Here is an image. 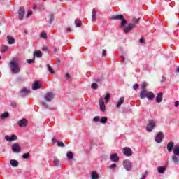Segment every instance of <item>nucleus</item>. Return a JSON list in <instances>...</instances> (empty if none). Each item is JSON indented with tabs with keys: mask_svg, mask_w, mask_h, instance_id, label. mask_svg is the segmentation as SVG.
Instances as JSON below:
<instances>
[{
	"mask_svg": "<svg viewBox=\"0 0 179 179\" xmlns=\"http://www.w3.org/2000/svg\"><path fill=\"white\" fill-rule=\"evenodd\" d=\"M29 93H30V91H29L26 88H22L21 90V96L22 97H24V96H27V94H29Z\"/></svg>",
	"mask_w": 179,
	"mask_h": 179,
	"instance_id": "19",
	"label": "nucleus"
},
{
	"mask_svg": "<svg viewBox=\"0 0 179 179\" xmlns=\"http://www.w3.org/2000/svg\"><path fill=\"white\" fill-rule=\"evenodd\" d=\"M9 117V113L8 112H6L1 115V119L5 120V118H8Z\"/></svg>",
	"mask_w": 179,
	"mask_h": 179,
	"instance_id": "36",
	"label": "nucleus"
},
{
	"mask_svg": "<svg viewBox=\"0 0 179 179\" xmlns=\"http://www.w3.org/2000/svg\"><path fill=\"white\" fill-rule=\"evenodd\" d=\"M41 106H43L45 108H48V105L45 104V102H41Z\"/></svg>",
	"mask_w": 179,
	"mask_h": 179,
	"instance_id": "51",
	"label": "nucleus"
},
{
	"mask_svg": "<svg viewBox=\"0 0 179 179\" xmlns=\"http://www.w3.org/2000/svg\"><path fill=\"white\" fill-rule=\"evenodd\" d=\"M92 21L94 22L96 20V9L93 8L92 10Z\"/></svg>",
	"mask_w": 179,
	"mask_h": 179,
	"instance_id": "26",
	"label": "nucleus"
},
{
	"mask_svg": "<svg viewBox=\"0 0 179 179\" xmlns=\"http://www.w3.org/2000/svg\"><path fill=\"white\" fill-rule=\"evenodd\" d=\"M177 72H178V73H179V67L177 69Z\"/></svg>",
	"mask_w": 179,
	"mask_h": 179,
	"instance_id": "62",
	"label": "nucleus"
},
{
	"mask_svg": "<svg viewBox=\"0 0 179 179\" xmlns=\"http://www.w3.org/2000/svg\"><path fill=\"white\" fill-rule=\"evenodd\" d=\"M178 106H179V101H176L175 102V107H178Z\"/></svg>",
	"mask_w": 179,
	"mask_h": 179,
	"instance_id": "58",
	"label": "nucleus"
},
{
	"mask_svg": "<svg viewBox=\"0 0 179 179\" xmlns=\"http://www.w3.org/2000/svg\"><path fill=\"white\" fill-rule=\"evenodd\" d=\"M164 171H166V167H164V166H159L158 167V173H159V174L164 173Z\"/></svg>",
	"mask_w": 179,
	"mask_h": 179,
	"instance_id": "25",
	"label": "nucleus"
},
{
	"mask_svg": "<svg viewBox=\"0 0 179 179\" xmlns=\"http://www.w3.org/2000/svg\"><path fill=\"white\" fill-rule=\"evenodd\" d=\"M155 128H156V121L155 120H150L146 127L147 132H152Z\"/></svg>",
	"mask_w": 179,
	"mask_h": 179,
	"instance_id": "3",
	"label": "nucleus"
},
{
	"mask_svg": "<svg viewBox=\"0 0 179 179\" xmlns=\"http://www.w3.org/2000/svg\"><path fill=\"white\" fill-rule=\"evenodd\" d=\"M124 103V97H121L116 106L117 108H120L121 107V105Z\"/></svg>",
	"mask_w": 179,
	"mask_h": 179,
	"instance_id": "28",
	"label": "nucleus"
},
{
	"mask_svg": "<svg viewBox=\"0 0 179 179\" xmlns=\"http://www.w3.org/2000/svg\"><path fill=\"white\" fill-rule=\"evenodd\" d=\"M117 168V164H113L110 166H108V169H111L112 170H114V169Z\"/></svg>",
	"mask_w": 179,
	"mask_h": 179,
	"instance_id": "45",
	"label": "nucleus"
},
{
	"mask_svg": "<svg viewBox=\"0 0 179 179\" xmlns=\"http://www.w3.org/2000/svg\"><path fill=\"white\" fill-rule=\"evenodd\" d=\"M7 40L8 44H15V38H13V37L8 36Z\"/></svg>",
	"mask_w": 179,
	"mask_h": 179,
	"instance_id": "23",
	"label": "nucleus"
},
{
	"mask_svg": "<svg viewBox=\"0 0 179 179\" xmlns=\"http://www.w3.org/2000/svg\"><path fill=\"white\" fill-rule=\"evenodd\" d=\"M52 142L53 143H57V146L59 148H65V144L64 143V142L62 141H59L58 140H57L55 138H53L52 139Z\"/></svg>",
	"mask_w": 179,
	"mask_h": 179,
	"instance_id": "11",
	"label": "nucleus"
},
{
	"mask_svg": "<svg viewBox=\"0 0 179 179\" xmlns=\"http://www.w3.org/2000/svg\"><path fill=\"white\" fill-rule=\"evenodd\" d=\"M164 82H166V77L163 76L162 80H161V83H163Z\"/></svg>",
	"mask_w": 179,
	"mask_h": 179,
	"instance_id": "57",
	"label": "nucleus"
},
{
	"mask_svg": "<svg viewBox=\"0 0 179 179\" xmlns=\"http://www.w3.org/2000/svg\"><path fill=\"white\" fill-rule=\"evenodd\" d=\"M5 139L6 141H8L9 142H10V137H9V136H6Z\"/></svg>",
	"mask_w": 179,
	"mask_h": 179,
	"instance_id": "55",
	"label": "nucleus"
},
{
	"mask_svg": "<svg viewBox=\"0 0 179 179\" xmlns=\"http://www.w3.org/2000/svg\"><path fill=\"white\" fill-rule=\"evenodd\" d=\"M133 89H134V90H137V89H139V85H138V84H134V85H133Z\"/></svg>",
	"mask_w": 179,
	"mask_h": 179,
	"instance_id": "48",
	"label": "nucleus"
},
{
	"mask_svg": "<svg viewBox=\"0 0 179 179\" xmlns=\"http://www.w3.org/2000/svg\"><path fill=\"white\" fill-rule=\"evenodd\" d=\"M18 19L19 20H23L24 15H26V11L24 7H20L17 11Z\"/></svg>",
	"mask_w": 179,
	"mask_h": 179,
	"instance_id": "4",
	"label": "nucleus"
},
{
	"mask_svg": "<svg viewBox=\"0 0 179 179\" xmlns=\"http://www.w3.org/2000/svg\"><path fill=\"white\" fill-rule=\"evenodd\" d=\"M93 121H94L95 122L100 121V117L99 116L94 117L93 119Z\"/></svg>",
	"mask_w": 179,
	"mask_h": 179,
	"instance_id": "47",
	"label": "nucleus"
},
{
	"mask_svg": "<svg viewBox=\"0 0 179 179\" xmlns=\"http://www.w3.org/2000/svg\"><path fill=\"white\" fill-rule=\"evenodd\" d=\"M75 24L76 27H80V26H82V21L80 20H76Z\"/></svg>",
	"mask_w": 179,
	"mask_h": 179,
	"instance_id": "30",
	"label": "nucleus"
},
{
	"mask_svg": "<svg viewBox=\"0 0 179 179\" xmlns=\"http://www.w3.org/2000/svg\"><path fill=\"white\" fill-rule=\"evenodd\" d=\"M138 96L140 99H146L148 96V90H141L138 94Z\"/></svg>",
	"mask_w": 179,
	"mask_h": 179,
	"instance_id": "12",
	"label": "nucleus"
},
{
	"mask_svg": "<svg viewBox=\"0 0 179 179\" xmlns=\"http://www.w3.org/2000/svg\"><path fill=\"white\" fill-rule=\"evenodd\" d=\"M173 148H174V143L173 141L168 143L166 145V149L168 152H173Z\"/></svg>",
	"mask_w": 179,
	"mask_h": 179,
	"instance_id": "15",
	"label": "nucleus"
},
{
	"mask_svg": "<svg viewBox=\"0 0 179 179\" xmlns=\"http://www.w3.org/2000/svg\"><path fill=\"white\" fill-rule=\"evenodd\" d=\"M123 166L127 171H131V170H132V164L131 163V161L128 159L124 161Z\"/></svg>",
	"mask_w": 179,
	"mask_h": 179,
	"instance_id": "5",
	"label": "nucleus"
},
{
	"mask_svg": "<svg viewBox=\"0 0 179 179\" xmlns=\"http://www.w3.org/2000/svg\"><path fill=\"white\" fill-rule=\"evenodd\" d=\"M111 20H122L120 24L121 29L124 33H129V31H131L132 29H135V27H136V24H139L141 18H133L131 20V22L129 23L127 27H125L127 23V20H125L124 18V16L121 14L113 15L111 17Z\"/></svg>",
	"mask_w": 179,
	"mask_h": 179,
	"instance_id": "1",
	"label": "nucleus"
},
{
	"mask_svg": "<svg viewBox=\"0 0 179 179\" xmlns=\"http://www.w3.org/2000/svg\"><path fill=\"white\" fill-rule=\"evenodd\" d=\"M24 33H25L26 34H27V30H25V31H24Z\"/></svg>",
	"mask_w": 179,
	"mask_h": 179,
	"instance_id": "61",
	"label": "nucleus"
},
{
	"mask_svg": "<svg viewBox=\"0 0 179 179\" xmlns=\"http://www.w3.org/2000/svg\"><path fill=\"white\" fill-rule=\"evenodd\" d=\"M66 31H67L68 33H71V31H72V28H71V27H67Z\"/></svg>",
	"mask_w": 179,
	"mask_h": 179,
	"instance_id": "56",
	"label": "nucleus"
},
{
	"mask_svg": "<svg viewBox=\"0 0 179 179\" xmlns=\"http://www.w3.org/2000/svg\"><path fill=\"white\" fill-rule=\"evenodd\" d=\"M10 68L11 69L12 73L16 75L20 72V67L16 61H11L10 63Z\"/></svg>",
	"mask_w": 179,
	"mask_h": 179,
	"instance_id": "2",
	"label": "nucleus"
},
{
	"mask_svg": "<svg viewBox=\"0 0 179 179\" xmlns=\"http://www.w3.org/2000/svg\"><path fill=\"white\" fill-rule=\"evenodd\" d=\"M91 87H92V89L96 90L99 87V85H97V83H93L91 85Z\"/></svg>",
	"mask_w": 179,
	"mask_h": 179,
	"instance_id": "41",
	"label": "nucleus"
},
{
	"mask_svg": "<svg viewBox=\"0 0 179 179\" xmlns=\"http://www.w3.org/2000/svg\"><path fill=\"white\" fill-rule=\"evenodd\" d=\"M52 22H54V13H50L48 15V24H52Z\"/></svg>",
	"mask_w": 179,
	"mask_h": 179,
	"instance_id": "18",
	"label": "nucleus"
},
{
	"mask_svg": "<svg viewBox=\"0 0 179 179\" xmlns=\"http://www.w3.org/2000/svg\"><path fill=\"white\" fill-rule=\"evenodd\" d=\"M107 120H108V118H107V117H101L100 120L101 124H106L107 122Z\"/></svg>",
	"mask_w": 179,
	"mask_h": 179,
	"instance_id": "35",
	"label": "nucleus"
},
{
	"mask_svg": "<svg viewBox=\"0 0 179 179\" xmlns=\"http://www.w3.org/2000/svg\"><path fill=\"white\" fill-rule=\"evenodd\" d=\"M1 48V52H6V51H8V46L2 45Z\"/></svg>",
	"mask_w": 179,
	"mask_h": 179,
	"instance_id": "40",
	"label": "nucleus"
},
{
	"mask_svg": "<svg viewBox=\"0 0 179 179\" xmlns=\"http://www.w3.org/2000/svg\"><path fill=\"white\" fill-rule=\"evenodd\" d=\"M106 54H107V50H103V51H102V57H106Z\"/></svg>",
	"mask_w": 179,
	"mask_h": 179,
	"instance_id": "53",
	"label": "nucleus"
},
{
	"mask_svg": "<svg viewBox=\"0 0 179 179\" xmlns=\"http://www.w3.org/2000/svg\"><path fill=\"white\" fill-rule=\"evenodd\" d=\"M163 101V93L159 92L157 94L156 101L157 103H162Z\"/></svg>",
	"mask_w": 179,
	"mask_h": 179,
	"instance_id": "17",
	"label": "nucleus"
},
{
	"mask_svg": "<svg viewBox=\"0 0 179 179\" xmlns=\"http://www.w3.org/2000/svg\"><path fill=\"white\" fill-rule=\"evenodd\" d=\"M103 76H101L99 77V78L95 77V78H94V81H95V82H97V83H100V82H103Z\"/></svg>",
	"mask_w": 179,
	"mask_h": 179,
	"instance_id": "34",
	"label": "nucleus"
},
{
	"mask_svg": "<svg viewBox=\"0 0 179 179\" xmlns=\"http://www.w3.org/2000/svg\"><path fill=\"white\" fill-rule=\"evenodd\" d=\"M91 179H99V174H97V172L93 171L92 172V178Z\"/></svg>",
	"mask_w": 179,
	"mask_h": 179,
	"instance_id": "29",
	"label": "nucleus"
},
{
	"mask_svg": "<svg viewBox=\"0 0 179 179\" xmlns=\"http://www.w3.org/2000/svg\"><path fill=\"white\" fill-rule=\"evenodd\" d=\"M27 64H33L34 62V59H27Z\"/></svg>",
	"mask_w": 179,
	"mask_h": 179,
	"instance_id": "49",
	"label": "nucleus"
},
{
	"mask_svg": "<svg viewBox=\"0 0 179 179\" xmlns=\"http://www.w3.org/2000/svg\"><path fill=\"white\" fill-rule=\"evenodd\" d=\"M148 174H149V172H148V171H145V173L142 174V177L141 178V179L146 178V177H148Z\"/></svg>",
	"mask_w": 179,
	"mask_h": 179,
	"instance_id": "43",
	"label": "nucleus"
},
{
	"mask_svg": "<svg viewBox=\"0 0 179 179\" xmlns=\"http://www.w3.org/2000/svg\"><path fill=\"white\" fill-rule=\"evenodd\" d=\"M29 157H30V153H29V152L24 153L22 155L23 159H29Z\"/></svg>",
	"mask_w": 179,
	"mask_h": 179,
	"instance_id": "42",
	"label": "nucleus"
},
{
	"mask_svg": "<svg viewBox=\"0 0 179 179\" xmlns=\"http://www.w3.org/2000/svg\"><path fill=\"white\" fill-rule=\"evenodd\" d=\"M111 98V95L110 94H107L105 96V100L106 101V103H108V101H110V99Z\"/></svg>",
	"mask_w": 179,
	"mask_h": 179,
	"instance_id": "39",
	"label": "nucleus"
},
{
	"mask_svg": "<svg viewBox=\"0 0 179 179\" xmlns=\"http://www.w3.org/2000/svg\"><path fill=\"white\" fill-rule=\"evenodd\" d=\"M42 85L38 83V81H35L32 85V90H37V89H41Z\"/></svg>",
	"mask_w": 179,
	"mask_h": 179,
	"instance_id": "14",
	"label": "nucleus"
},
{
	"mask_svg": "<svg viewBox=\"0 0 179 179\" xmlns=\"http://www.w3.org/2000/svg\"><path fill=\"white\" fill-rule=\"evenodd\" d=\"M178 156L179 155H173L172 156V160H173V163H175V164H178V163H179Z\"/></svg>",
	"mask_w": 179,
	"mask_h": 179,
	"instance_id": "22",
	"label": "nucleus"
},
{
	"mask_svg": "<svg viewBox=\"0 0 179 179\" xmlns=\"http://www.w3.org/2000/svg\"><path fill=\"white\" fill-rule=\"evenodd\" d=\"M10 164L12 166V167H17L19 166V162L15 159H11L10 161Z\"/></svg>",
	"mask_w": 179,
	"mask_h": 179,
	"instance_id": "20",
	"label": "nucleus"
},
{
	"mask_svg": "<svg viewBox=\"0 0 179 179\" xmlns=\"http://www.w3.org/2000/svg\"><path fill=\"white\" fill-rule=\"evenodd\" d=\"M12 150L15 152V153H20V146L17 143H14L12 145Z\"/></svg>",
	"mask_w": 179,
	"mask_h": 179,
	"instance_id": "10",
	"label": "nucleus"
},
{
	"mask_svg": "<svg viewBox=\"0 0 179 179\" xmlns=\"http://www.w3.org/2000/svg\"><path fill=\"white\" fill-rule=\"evenodd\" d=\"M146 97L149 100H153V99H155V94H153V92H147Z\"/></svg>",
	"mask_w": 179,
	"mask_h": 179,
	"instance_id": "21",
	"label": "nucleus"
},
{
	"mask_svg": "<svg viewBox=\"0 0 179 179\" xmlns=\"http://www.w3.org/2000/svg\"><path fill=\"white\" fill-rule=\"evenodd\" d=\"M47 68L50 72V73H51L52 75H54V73H55V72L54 71V69H52L51 66H50V64H47Z\"/></svg>",
	"mask_w": 179,
	"mask_h": 179,
	"instance_id": "31",
	"label": "nucleus"
},
{
	"mask_svg": "<svg viewBox=\"0 0 179 179\" xmlns=\"http://www.w3.org/2000/svg\"><path fill=\"white\" fill-rule=\"evenodd\" d=\"M34 57H37V58H41V57H43V52H41V51H35V52L34 53Z\"/></svg>",
	"mask_w": 179,
	"mask_h": 179,
	"instance_id": "27",
	"label": "nucleus"
},
{
	"mask_svg": "<svg viewBox=\"0 0 179 179\" xmlns=\"http://www.w3.org/2000/svg\"><path fill=\"white\" fill-rule=\"evenodd\" d=\"M16 139H17V137L15 135H13L11 136V137H10V142H12L13 141H16Z\"/></svg>",
	"mask_w": 179,
	"mask_h": 179,
	"instance_id": "44",
	"label": "nucleus"
},
{
	"mask_svg": "<svg viewBox=\"0 0 179 179\" xmlns=\"http://www.w3.org/2000/svg\"><path fill=\"white\" fill-rule=\"evenodd\" d=\"M148 87V83L145 82L141 84V90H146V87Z\"/></svg>",
	"mask_w": 179,
	"mask_h": 179,
	"instance_id": "37",
	"label": "nucleus"
},
{
	"mask_svg": "<svg viewBox=\"0 0 179 179\" xmlns=\"http://www.w3.org/2000/svg\"><path fill=\"white\" fill-rule=\"evenodd\" d=\"M40 37L41 38H43L44 40H45L47 38V33L45 32L41 33Z\"/></svg>",
	"mask_w": 179,
	"mask_h": 179,
	"instance_id": "38",
	"label": "nucleus"
},
{
	"mask_svg": "<svg viewBox=\"0 0 179 179\" xmlns=\"http://www.w3.org/2000/svg\"><path fill=\"white\" fill-rule=\"evenodd\" d=\"M67 157L69 160H72V159H73V153H72V152H67Z\"/></svg>",
	"mask_w": 179,
	"mask_h": 179,
	"instance_id": "33",
	"label": "nucleus"
},
{
	"mask_svg": "<svg viewBox=\"0 0 179 179\" xmlns=\"http://www.w3.org/2000/svg\"><path fill=\"white\" fill-rule=\"evenodd\" d=\"M123 153L124 156H132V150L129 148L125 147L123 148Z\"/></svg>",
	"mask_w": 179,
	"mask_h": 179,
	"instance_id": "9",
	"label": "nucleus"
},
{
	"mask_svg": "<svg viewBox=\"0 0 179 179\" xmlns=\"http://www.w3.org/2000/svg\"><path fill=\"white\" fill-rule=\"evenodd\" d=\"M65 78L66 79H67V80H69V79H71V76L69 75V73H66L65 75Z\"/></svg>",
	"mask_w": 179,
	"mask_h": 179,
	"instance_id": "50",
	"label": "nucleus"
},
{
	"mask_svg": "<svg viewBox=\"0 0 179 179\" xmlns=\"http://www.w3.org/2000/svg\"><path fill=\"white\" fill-rule=\"evenodd\" d=\"M163 138H164V134H163V132L157 133L155 137V142H157V143H162V141H163Z\"/></svg>",
	"mask_w": 179,
	"mask_h": 179,
	"instance_id": "6",
	"label": "nucleus"
},
{
	"mask_svg": "<svg viewBox=\"0 0 179 179\" xmlns=\"http://www.w3.org/2000/svg\"><path fill=\"white\" fill-rule=\"evenodd\" d=\"M53 166L58 167L59 166V159H57V157H55L53 159Z\"/></svg>",
	"mask_w": 179,
	"mask_h": 179,
	"instance_id": "24",
	"label": "nucleus"
},
{
	"mask_svg": "<svg viewBox=\"0 0 179 179\" xmlns=\"http://www.w3.org/2000/svg\"><path fill=\"white\" fill-rule=\"evenodd\" d=\"M36 8H37V6H36V5H34V9H36Z\"/></svg>",
	"mask_w": 179,
	"mask_h": 179,
	"instance_id": "60",
	"label": "nucleus"
},
{
	"mask_svg": "<svg viewBox=\"0 0 179 179\" xmlns=\"http://www.w3.org/2000/svg\"><path fill=\"white\" fill-rule=\"evenodd\" d=\"M173 154L176 156H179V147H175L173 148Z\"/></svg>",
	"mask_w": 179,
	"mask_h": 179,
	"instance_id": "32",
	"label": "nucleus"
},
{
	"mask_svg": "<svg viewBox=\"0 0 179 179\" xmlns=\"http://www.w3.org/2000/svg\"><path fill=\"white\" fill-rule=\"evenodd\" d=\"M31 15H33V11L31 10H28V12L27 13V17L31 16Z\"/></svg>",
	"mask_w": 179,
	"mask_h": 179,
	"instance_id": "46",
	"label": "nucleus"
},
{
	"mask_svg": "<svg viewBox=\"0 0 179 179\" xmlns=\"http://www.w3.org/2000/svg\"><path fill=\"white\" fill-rule=\"evenodd\" d=\"M54 96H55L54 94V93L52 92H48L45 95V100H46L47 101L50 102L52 100V99H54Z\"/></svg>",
	"mask_w": 179,
	"mask_h": 179,
	"instance_id": "8",
	"label": "nucleus"
},
{
	"mask_svg": "<svg viewBox=\"0 0 179 179\" xmlns=\"http://www.w3.org/2000/svg\"><path fill=\"white\" fill-rule=\"evenodd\" d=\"M42 50L47 52V51H48V48L47 46H43Z\"/></svg>",
	"mask_w": 179,
	"mask_h": 179,
	"instance_id": "52",
	"label": "nucleus"
},
{
	"mask_svg": "<svg viewBox=\"0 0 179 179\" xmlns=\"http://www.w3.org/2000/svg\"><path fill=\"white\" fill-rule=\"evenodd\" d=\"M57 51H58V48H54V52H57Z\"/></svg>",
	"mask_w": 179,
	"mask_h": 179,
	"instance_id": "59",
	"label": "nucleus"
},
{
	"mask_svg": "<svg viewBox=\"0 0 179 179\" xmlns=\"http://www.w3.org/2000/svg\"><path fill=\"white\" fill-rule=\"evenodd\" d=\"M18 125L21 128H23L27 125V120L26 119H22L18 122Z\"/></svg>",
	"mask_w": 179,
	"mask_h": 179,
	"instance_id": "13",
	"label": "nucleus"
},
{
	"mask_svg": "<svg viewBox=\"0 0 179 179\" xmlns=\"http://www.w3.org/2000/svg\"><path fill=\"white\" fill-rule=\"evenodd\" d=\"M99 108L102 113L106 111V105L104 104V99L103 97H100L99 99Z\"/></svg>",
	"mask_w": 179,
	"mask_h": 179,
	"instance_id": "7",
	"label": "nucleus"
},
{
	"mask_svg": "<svg viewBox=\"0 0 179 179\" xmlns=\"http://www.w3.org/2000/svg\"><path fill=\"white\" fill-rule=\"evenodd\" d=\"M110 160L111 162H118L120 160V157H118L117 153L112 154L110 155Z\"/></svg>",
	"mask_w": 179,
	"mask_h": 179,
	"instance_id": "16",
	"label": "nucleus"
},
{
	"mask_svg": "<svg viewBox=\"0 0 179 179\" xmlns=\"http://www.w3.org/2000/svg\"><path fill=\"white\" fill-rule=\"evenodd\" d=\"M0 59H1V56H0Z\"/></svg>",
	"mask_w": 179,
	"mask_h": 179,
	"instance_id": "63",
	"label": "nucleus"
},
{
	"mask_svg": "<svg viewBox=\"0 0 179 179\" xmlns=\"http://www.w3.org/2000/svg\"><path fill=\"white\" fill-rule=\"evenodd\" d=\"M139 41H140V43H141V44H144V43H145V39H144L143 38H141L139 40Z\"/></svg>",
	"mask_w": 179,
	"mask_h": 179,
	"instance_id": "54",
	"label": "nucleus"
}]
</instances>
